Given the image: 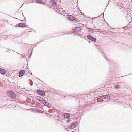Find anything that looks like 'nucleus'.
Instances as JSON below:
<instances>
[{
	"instance_id": "11",
	"label": "nucleus",
	"mask_w": 132,
	"mask_h": 132,
	"mask_svg": "<svg viewBox=\"0 0 132 132\" xmlns=\"http://www.w3.org/2000/svg\"><path fill=\"white\" fill-rule=\"evenodd\" d=\"M45 100H44L42 98H41L39 101L41 103L43 104L45 102Z\"/></svg>"
},
{
	"instance_id": "12",
	"label": "nucleus",
	"mask_w": 132,
	"mask_h": 132,
	"mask_svg": "<svg viewBox=\"0 0 132 132\" xmlns=\"http://www.w3.org/2000/svg\"><path fill=\"white\" fill-rule=\"evenodd\" d=\"M105 99H109L111 97V95L110 94H108L107 95H105Z\"/></svg>"
},
{
	"instance_id": "7",
	"label": "nucleus",
	"mask_w": 132,
	"mask_h": 132,
	"mask_svg": "<svg viewBox=\"0 0 132 132\" xmlns=\"http://www.w3.org/2000/svg\"><path fill=\"white\" fill-rule=\"evenodd\" d=\"M25 70H21L19 72V76L20 77L22 76L25 73Z\"/></svg>"
},
{
	"instance_id": "18",
	"label": "nucleus",
	"mask_w": 132,
	"mask_h": 132,
	"mask_svg": "<svg viewBox=\"0 0 132 132\" xmlns=\"http://www.w3.org/2000/svg\"><path fill=\"white\" fill-rule=\"evenodd\" d=\"M42 91L40 90H37V92L38 94H39V93H40Z\"/></svg>"
},
{
	"instance_id": "24",
	"label": "nucleus",
	"mask_w": 132,
	"mask_h": 132,
	"mask_svg": "<svg viewBox=\"0 0 132 132\" xmlns=\"http://www.w3.org/2000/svg\"><path fill=\"white\" fill-rule=\"evenodd\" d=\"M70 121V120L69 119H68L67 121V123H69Z\"/></svg>"
},
{
	"instance_id": "17",
	"label": "nucleus",
	"mask_w": 132,
	"mask_h": 132,
	"mask_svg": "<svg viewBox=\"0 0 132 132\" xmlns=\"http://www.w3.org/2000/svg\"><path fill=\"white\" fill-rule=\"evenodd\" d=\"M115 89H119V85H116L114 86Z\"/></svg>"
},
{
	"instance_id": "8",
	"label": "nucleus",
	"mask_w": 132,
	"mask_h": 132,
	"mask_svg": "<svg viewBox=\"0 0 132 132\" xmlns=\"http://www.w3.org/2000/svg\"><path fill=\"white\" fill-rule=\"evenodd\" d=\"M6 73L5 70L4 69H0V73L2 74H5Z\"/></svg>"
},
{
	"instance_id": "4",
	"label": "nucleus",
	"mask_w": 132,
	"mask_h": 132,
	"mask_svg": "<svg viewBox=\"0 0 132 132\" xmlns=\"http://www.w3.org/2000/svg\"><path fill=\"white\" fill-rule=\"evenodd\" d=\"M81 29L79 27H77L75 28L73 30L74 32L78 33L80 31Z\"/></svg>"
},
{
	"instance_id": "5",
	"label": "nucleus",
	"mask_w": 132,
	"mask_h": 132,
	"mask_svg": "<svg viewBox=\"0 0 132 132\" xmlns=\"http://www.w3.org/2000/svg\"><path fill=\"white\" fill-rule=\"evenodd\" d=\"M79 123L78 121H74L72 123L71 125L73 128H75L78 126Z\"/></svg>"
},
{
	"instance_id": "15",
	"label": "nucleus",
	"mask_w": 132,
	"mask_h": 132,
	"mask_svg": "<svg viewBox=\"0 0 132 132\" xmlns=\"http://www.w3.org/2000/svg\"><path fill=\"white\" fill-rule=\"evenodd\" d=\"M41 98L42 97L40 96H37L35 98L36 100L39 101L40 100V99H41Z\"/></svg>"
},
{
	"instance_id": "27",
	"label": "nucleus",
	"mask_w": 132,
	"mask_h": 132,
	"mask_svg": "<svg viewBox=\"0 0 132 132\" xmlns=\"http://www.w3.org/2000/svg\"><path fill=\"white\" fill-rule=\"evenodd\" d=\"M7 52H8L9 51V50H7Z\"/></svg>"
},
{
	"instance_id": "23",
	"label": "nucleus",
	"mask_w": 132,
	"mask_h": 132,
	"mask_svg": "<svg viewBox=\"0 0 132 132\" xmlns=\"http://www.w3.org/2000/svg\"><path fill=\"white\" fill-rule=\"evenodd\" d=\"M105 96H106L105 95L101 96H100V97H101V98H103L105 99Z\"/></svg>"
},
{
	"instance_id": "20",
	"label": "nucleus",
	"mask_w": 132,
	"mask_h": 132,
	"mask_svg": "<svg viewBox=\"0 0 132 132\" xmlns=\"http://www.w3.org/2000/svg\"><path fill=\"white\" fill-rule=\"evenodd\" d=\"M87 37L88 39L89 40H91V35H89L87 36Z\"/></svg>"
},
{
	"instance_id": "3",
	"label": "nucleus",
	"mask_w": 132,
	"mask_h": 132,
	"mask_svg": "<svg viewBox=\"0 0 132 132\" xmlns=\"http://www.w3.org/2000/svg\"><path fill=\"white\" fill-rule=\"evenodd\" d=\"M50 3L53 6V8H55L56 6V2L54 0H51L50 2Z\"/></svg>"
},
{
	"instance_id": "26",
	"label": "nucleus",
	"mask_w": 132,
	"mask_h": 132,
	"mask_svg": "<svg viewBox=\"0 0 132 132\" xmlns=\"http://www.w3.org/2000/svg\"><path fill=\"white\" fill-rule=\"evenodd\" d=\"M88 42H89V43H90V41H89Z\"/></svg>"
},
{
	"instance_id": "25",
	"label": "nucleus",
	"mask_w": 132,
	"mask_h": 132,
	"mask_svg": "<svg viewBox=\"0 0 132 132\" xmlns=\"http://www.w3.org/2000/svg\"><path fill=\"white\" fill-rule=\"evenodd\" d=\"M30 85L31 86H32V84H30Z\"/></svg>"
},
{
	"instance_id": "13",
	"label": "nucleus",
	"mask_w": 132,
	"mask_h": 132,
	"mask_svg": "<svg viewBox=\"0 0 132 132\" xmlns=\"http://www.w3.org/2000/svg\"><path fill=\"white\" fill-rule=\"evenodd\" d=\"M39 95L42 96H44L45 95V93L44 92L41 91Z\"/></svg>"
},
{
	"instance_id": "14",
	"label": "nucleus",
	"mask_w": 132,
	"mask_h": 132,
	"mask_svg": "<svg viewBox=\"0 0 132 132\" xmlns=\"http://www.w3.org/2000/svg\"><path fill=\"white\" fill-rule=\"evenodd\" d=\"M70 116V115L68 113H66L65 114L64 117L65 118L69 117Z\"/></svg>"
},
{
	"instance_id": "1",
	"label": "nucleus",
	"mask_w": 132,
	"mask_h": 132,
	"mask_svg": "<svg viewBox=\"0 0 132 132\" xmlns=\"http://www.w3.org/2000/svg\"><path fill=\"white\" fill-rule=\"evenodd\" d=\"M7 95L12 98L15 99L16 98L15 94L11 90L8 91Z\"/></svg>"
},
{
	"instance_id": "22",
	"label": "nucleus",
	"mask_w": 132,
	"mask_h": 132,
	"mask_svg": "<svg viewBox=\"0 0 132 132\" xmlns=\"http://www.w3.org/2000/svg\"><path fill=\"white\" fill-rule=\"evenodd\" d=\"M37 112L38 113H43V111L40 110H37Z\"/></svg>"
},
{
	"instance_id": "16",
	"label": "nucleus",
	"mask_w": 132,
	"mask_h": 132,
	"mask_svg": "<svg viewBox=\"0 0 132 132\" xmlns=\"http://www.w3.org/2000/svg\"><path fill=\"white\" fill-rule=\"evenodd\" d=\"M96 39L92 36H91V41H93L94 42H95L96 41Z\"/></svg>"
},
{
	"instance_id": "6",
	"label": "nucleus",
	"mask_w": 132,
	"mask_h": 132,
	"mask_svg": "<svg viewBox=\"0 0 132 132\" xmlns=\"http://www.w3.org/2000/svg\"><path fill=\"white\" fill-rule=\"evenodd\" d=\"M16 25L17 27H24L26 26L25 23H19L18 24H17Z\"/></svg>"
},
{
	"instance_id": "21",
	"label": "nucleus",
	"mask_w": 132,
	"mask_h": 132,
	"mask_svg": "<svg viewBox=\"0 0 132 132\" xmlns=\"http://www.w3.org/2000/svg\"><path fill=\"white\" fill-rule=\"evenodd\" d=\"M68 128H69L70 129H73V128L72 127V125H71V126H69L68 127Z\"/></svg>"
},
{
	"instance_id": "19",
	"label": "nucleus",
	"mask_w": 132,
	"mask_h": 132,
	"mask_svg": "<svg viewBox=\"0 0 132 132\" xmlns=\"http://www.w3.org/2000/svg\"><path fill=\"white\" fill-rule=\"evenodd\" d=\"M42 91L40 90H37V92L38 94H39V93H40Z\"/></svg>"
},
{
	"instance_id": "28",
	"label": "nucleus",
	"mask_w": 132,
	"mask_h": 132,
	"mask_svg": "<svg viewBox=\"0 0 132 132\" xmlns=\"http://www.w3.org/2000/svg\"><path fill=\"white\" fill-rule=\"evenodd\" d=\"M91 31H92V30H93V29H91Z\"/></svg>"
},
{
	"instance_id": "2",
	"label": "nucleus",
	"mask_w": 132,
	"mask_h": 132,
	"mask_svg": "<svg viewBox=\"0 0 132 132\" xmlns=\"http://www.w3.org/2000/svg\"><path fill=\"white\" fill-rule=\"evenodd\" d=\"M66 16L67 19L69 20L76 21L77 20V19L75 17L72 15H67Z\"/></svg>"
},
{
	"instance_id": "9",
	"label": "nucleus",
	"mask_w": 132,
	"mask_h": 132,
	"mask_svg": "<svg viewBox=\"0 0 132 132\" xmlns=\"http://www.w3.org/2000/svg\"><path fill=\"white\" fill-rule=\"evenodd\" d=\"M35 2L37 3L43 4V2L42 0H34Z\"/></svg>"
},
{
	"instance_id": "10",
	"label": "nucleus",
	"mask_w": 132,
	"mask_h": 132,
	"mask_svg": "<svg viewBox=\"0 0 132 132\" xmlns=\"http://www.w3.org/2000/svg\"><path fill=\"white\" fill-rule=\"evenodd\" d=\"M43 104L49 108H50L51 106V105L49 104L48 102H46L45 101V102L44 103V104Z\"/></svg>"
}]
</instances>
